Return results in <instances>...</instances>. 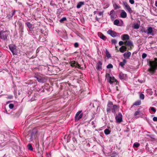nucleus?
<instances>
[{
	"label": "nucleus",
	"instance_id": "4",
	"mask_svg": "<svg viewBox=\"0 0 157 157\" xmlns=\"http://www.w3.org/2000/svg\"><path fill=\"white\" fill-rule=\"evenodd\" d=\"M8 35L6 31H0V38L3 40L7 39Z\"/></svg>",
	"mask_w": 157,
	"mask_h": 157
},
{
	"label": "nucleus",
	"instance_id": "43",
	"mask_svg": "<svg viewBox=\"0 0 157 157\" xmlns=\"http://www.w3.org/2000/svg\"><path fill=\"white\" fill-rule=\"evenodd\" d=\"M79 45L76 42L74 44V46L75 48H77L78 47Z\"/></svg>",
	"mask_w": 157,
	"mask_h": 157
},
{
	"label": "nucleus",
	"instance_id": "6",
	"mask_svg": "<svg viewBox=\"0 0 157 157\" xmlns=\"http://www.w3.org/2000/svg\"><path fill=\"white\" fill-rule=\"evenodd\" d=\"M123 4L125 10H127L130 13H132V11L131 8L126 2H123Z\"/></svg>",
	"mask_w": 157,
	"mask_h": 157
},
{
	"label": "nucleus",
	"instance_id": "41",
	"mask_svg": "<svg viewBox=\"0 0 157 157\" xmlns=\"http://www.w3.org/2000/svg\"><path fill=\"white\" fill-rule=\"evenodd\" d=\"M115 8L116 9H118L120 8V6L117 5L115 4L114 6Z\"/></svg>",
	"mask_w": 157,
	"mask_h": 157
},
{
	"label": "nucleus",
	"instance_id": "29",
	"mask_svg": "<svg viewBox=\"0 0 157 157\" xmlns=\"http://www.w3.org/2000/svg\"><path fill=\"white\" fill-rule=\"evenodd\" d=\"M140 27L139 25L138 24H134L133 27L135 29H138Z\"/></svg>",
	"mask_w": 157,
	"mask_h": 157
},
{
	"label": "nucleus",
	"instance_id": "15",
	"mask_svg": "<svg viewBox=\"0 0 157 157\" xmlns=\"http://www.w3.org/2000/svg\"><path fill=\"white\" fill-rule=\"evenodd\" d=\"M120 16L121 17L125 18L126 17L127 14L126 12L124 10H121Z\"/></svg>",
	"mask_w": 157,
	"mask_h": 157
},
{
	"label": "nucleus",
	"instance_id": "14",
	"mask_svg": "<svg viewBox=\"0 0 157 157\" xmlns=\"http://www.w3.org/2000/svg\"><path fill=\"white\" fill-rule=\"evenodd\" d=\"M15 13V11L12 10L7 15V17L8 19H10L11 18L13 15Z\"/></svg>",
	"mask_w": 157,
	"mask_h": 157
},
{
	"label": "nucleus",
	"instance_id": "33",
	"mask_svg": "<svg viewBox=\"0 0 157 157\" xmlns=\"http://www.w3.org/2000/svg\"><path fill=\"white\" fill-rule=\"evenodd\" d=\"M66 20H67V19L66 17H63L59 21L61 23H62L63 22V21H66Z\"/></svg>",
	"mask_w": 157,
	"mask_h": 157
},
{
	"label": "nucleus",
	"instance_id": "42",
	"mask_svg": "<svg viewBox=\"0 0 157 157\" xmlns=\"http://www.w3.org/2000/svg\"><path fill=\"white\" fill-rule=\"evenodd\" d=\"M147 56V54L145 53H143L142 55V57L143 59L145 58Z\"/></svg>",
	"mask_w": 157,
	"mask_h": 157
},
{
	"label": "nucleus",
	"instance_id": "1",
	"mask_svg": "<svg viewBox=\"0 0 157 157\" xmlns=\"http://www.w3.org/2000/svg\"><path fill=\"white\" fill-rule=\"evenodd\" d=\"M149 64L150 68L148 70L151 73L153 74L157 68V59L155 58L154 60L150 61Z\"/></svg>",
	"mask_w": 157,
	"mask_h": 157
},
{
	"label": "nucleus",
	"instance_id": "16",
	"mask_svg": "<svg viewBox=\"0 0 157 157\" xmlns=\"http://www.w3.org/2000/svg\"><path fill=\"white\" fill-rule=\"evenodd\" d=\"M102 63L100 61H99L98 63H97V66H96V69L98 70H101L102 69L101 66H102Z\"/></svg>",
	"mask_w": 157,
	"mask_h": 157
},
{
	"label": "nucleus",
	"instance_id": "32",
	"mask_svg": "<svg viewBox=\"0 0 157 157\" xmlns=\"http://www.w3.org/2000/svg\"><path fill=\"white\" fill-rule=\"evenodd\" d=\"M140 144L139 143L136 142V143H135L133 144V146L134 147H137L140 146Z\"/></svg>",
	"mask_w": 157,
	"mask_h": 157
},
{
	"label": "nucleus",
	"instance_id": "8",
	"mask_svg": "<svg viewBox=\"0 0 157 157\" xmlns=\"http://www.w3.org/2000/svg\"><path fill=\"white\" fill-rule=\"evenodd\" d=\"M122 115L121 113H119L116 117V119L118 123H120L122 121Z\"/></svg>",
	"mask_w": 157,
	"mask_h": 157
},
{
	"label": "nucleus",
	"instance_id": "28",
	"mask_svg": "<svg viewBox=\"0 0 157 157\" xmlns=\"http://www.w3.org/2000/svg\"><path fill=\"white\" fill-rule=\"evenodd\" d=\"M119 78L121 79H123L124 78V75L122 73H120L119 74Z\"/></svg>",
	"mask_w": 157,
	"mask_h": 157
},
{
	"label": "nucleus",
	"instance_id": "37",
	"mask_svg": "<svg viewBox=\"0 0 157 157\" xmlns=\"http://www.w3.org/2000/svg\"><path fill=\"white\" fill-rule=\"evenodd\" d=\"M111 43L112 44H115L117 43V41L115 39H113L111 40Z\"/></svg>",
	"mask_w": 157,
	"mask_h": 157
},
{
	"label": "nucleus",
	"instance_id": "46",
	"mask_svg": "<svg viewBox=\"0 0 157 157\" xmlns=\"http://www.w3.org/2000/svg\"><path fill=\"white\" fill-rule=\"evenodd\" d=\"M124 44V42L122 41H120L119 42V45L121 46Z\"/></svg>",
	"mask_w": 157,
	"mask_h": 157
},
{
	"label": "nucleus",
	"instance_id": "17",
	"mask_svg": "<svg viewBox=\"0 0 157 157\" xmlns=\"http://www.w3.org/2000/svg\"><path fill=\"white\" fill-rule=\"evenodd\" d=\"M131 55V53L129 52H128L124 53L123 56L125 59H129Z\"/></svg>",
	"mask_w": 157,
	"mask_h": 157
},
{
	"label": "nucleus",
	"instance_id": "35",
	"mask_svg": "<svg viewBox=\"0 0 157 157\" xmlns=\"http://www.w3.org/2000/svg\"><path fill=\"white\" fill-rule=\"evenodd\" d=\"M113 67V65L111 64H109L107 66V68H112Z\"/></svg>",
	"mask_w": 157,
	"mask_h": 157
},
{
	"label": "nucleus",
	"instance_id": "2",
	"mask_svg": "<svg viewBox=\"0 0 157 157\" xmlns=\"http://www.w3.org/2000/svg\"><path fill=\"white\" fill-rule=\"evenodd\" d=\"M105 77L108 81L110 84H112L113 82H115V84H117L118 82L117 81L113 76L112 75L107 73L106 74Z\"/></svg>",
	"mask_w": 157,
	"mask_h": 157
},
{
	"label": "nucleus",
	"instance_id": "40",
	"mask_svg": "<svg viewBox=\"0 0 157 157\" xmlns=\"http://www.w3.org/2000/svg\"><path fill=\"white\" fill-rule=\"evenodd\" d=\"M103 12H100L98 13V16L102 17L103 15Z\"/></svg>",
	"mask_w": 157,
	"mask_h": 157
},
{
	"label": "nucleus",
	"instance_id": "36",
	"mask_svg": "<svg viewBox=\"0 0 157 157\" xmlns=\"http://www.w3.org/2000/svg\"><path fill=\"white\" fill-rule=\"evenodd\" d=\"M140 98L141 99H144V95L143 94H140Z\"/></svg>",
	"mask_w": 157,
	"mask_h": 157
},
{
	"label": "nucleus",
	"instance_id": "53",
	"mask_svg": "<svg viewBox=\"0 0 157 157\" xmlns=\"http://www.w3.org/2000/svg\"><path fill=\"white\" fill-rule=\"evenodd\" d=\"M109 6V5H107V7H108Z\"/></svg>",
	"mask_w": 157,
	"mask_h": 157
},
{
	"label": "nucleus",
	"instance_id": "13",
	"mask_svg": "<svg viewBox=\"0 0 157 157\" xmlns=\"http://www.w3.org/2000/svg\"><path fill=\"white\" fill-rule=\"evenodd\" d=\"M121 38L122 40H125L129 39L130 37L128 34H124L121 35Z\"/></svg>",
	"mask_w": 157,
	"mask_h": 157
},
{
	"label": "nucleus",
	"instance_id": "10",
	"mask_svg": "<svg viewBox=\"0 0 157 157\" xmlns=\"http://www.w3.org/2000/svg\"><path fill=\"white\" fill-rule=\"evenodd\" d=\"M144 32L147 34H150L151 35H154V34L153 33L152 28L151 27H149L147 28V30L145 31Z\"/></svg>",
	"mask_w": 157,
	"mask_h": 157
},
{
	"label": "nucleus",
	"instance_id": "48",
	"mask_svg": "<svg viewBox=\"0 0 157 157\" xmlns=\"http://www.w3.org/2000/svg\"><path fill=\"white\" fill-rule=\"evenodd\" d=\"M96 19L97 21H99V18L97 17H96Z\"/></svg>",
	"mask_w": 157,
	"mask_h": 157
},
{
	"label": "nucleus",
	"instance_id": "3",
	"mask_svg": "<svg viewBox=\"0 0 157 157\" xmlns=\"http://www.w3.org/2000/svg\"><path fill=\"white\" fill-rule=\"evenodd\" d=\"M118 109V107L116 105H113L112 102L109 101L108 104V108L107 111H110L111 110L112 112L115 113L116 112Z\"/></svg>",
	"mask_w": 157,
	"mask_h": 157
},
{
	"label": "nucleus",
	"instance_id": "22",
	"mask_svg": "<svg viewBox=\"0 0 157 157\" xmlns=\"http://www.w3.org/2000/svg\"><path fill=\"white\" fill-rule=\"evenodd\" d=\"M25 25L30 29H32V25L29 22H27L25 23Z\"/></svg>",
	"mask_w": 157,
	"mask_h": 157
},
{
	"label": "nucleus",
	"instance_id": "34",
	"mask_svg": "<svg viewBox=\"0 0 157 157\" xmlns=\"http://www.w3.org/2000/svg\"><path fill=\"white\" fill-rule=\"evenodd\" d=\"M106 54L107 57L109 58L111 57V55L107 50L106 51Z\"/></svg>",
	"mask_w": 157,
	"mask_h": 157
},
{
	"label": "nucleus",
	"instance_id": "38",
	"mask_svg": "<svg viewBox=\"0 0 157 157\" xmlns=\"http://www.w3.org/2000/svg\"><path fill=\"white\" fill-rule=\"evenodd\" d=\"M150 109H151V110L154 112V113L156 112V110L153 107H151L150 108Z\"/></svg>",
	"mask_w": 157,
	"mask_h": 157
},
{
	"label": "nucleus",
	"instance_id": "50",
	"mask_svg": "<svg viewBox=\"0 0 157 157\" xmlns=\"http://www.w3.org/2000/svg\"><path fill=\"white\" fill-rule=\"evenodd\" d=\"M30 138H31V140H32V135H31V137H30Z\"/></svg>",
	"mask_w": 157,
	"mask_h": 157
},
{
	"label": "nucleus",
	"instance_id": "49",
	"mask_svg": "<svg viewBox=\"0 0 157 157\" xmlns=\"http://www.w3.org/2000/svg\"><path fill=\"white\" fill-rule=\"evenodd\" d=\"M13 98V96H10V97H8V98L10 99H11Z\"/></svg>",
	"mask_w": 157,
	"mask_h": 157
},
{
	"label": "nucleus",
	"instance_id": "20",
	"mask_svg": "<svg viewBox=\"0 0 157 157\" xmlns=\"http://www.w3.org/2000/svg\"><path fill=\"white\" fill-rule=\"evenodd\" d=\"M84 4V2H79L77 6V8H80L82 5Z\"/></svg>",
	"mask_w": 157,
	"mask_h": 157
},
{
	"label": "nucleus",
	"instance_id": "25",
	"mask_svg": "<svg viewBox=\"0 0 157 157\" xmlns=\"http://www.w3.org/2000/svg\"><path fill=\"white\" fill-rule=\"evenodd\" d=\"M104 132L105 134L108 135L110 133V131L109 129H106L104 130Z\"/></svg>",
	"mask_w": 157,
	"mask_h": 157
},
{
	"label": "nucleus",
	"instance_id": "47",
	"mask_svg": "<svg viewBox=\"0 0 157 157\" xmlns=\"http://www.w3.org/2000/svg\"><path fill=\"white\" fill-rule=\"evenodd\" d=\"M155 5L157 7V1L155 2Z\"/></svg>",
	"mask_w": 157,
	"mask_h": 157
},
{
	"label": "nucleus",
	"instance_id": "39",
	"mask_svg": "<svg viewBox=\"0 0 157 157\" xmlns=\"http://www.w3.org/2000/svg\"><path fill=\"white\" fill-rule=\"evenodd\" d=\"M14 107V105L13 104L11 103L9 105V108L10 109H12Z\"/></svg>",
	"mask_w": 157,
	"mask_h": 157
},
{
	"label": "nucleus",
	"instance_id": "44",
	"mask_svg": "<svg viewBox=\"0 0 157 157\" xmlns=\"http://www.w3.org/2000/svg\"><path fill=\"white\" fill-rule=\"evenodd\" d=\"M129 2L132 4H133L134 3V0H129Z\"/></svg>",
	"mask_w": 157,
	"mask_h": 157
},
{
	"label": "nucleus",
	"instance_id": "23",
	"mask_svg": "<svg viewBox=\"0 0 157 157\" xmlns=\"http://www.w3.org/2000/svg\"><path fill=\"white\" fill-rule=\"evenodd\" d=\"M126 63V60L125 59H124L123 60V61L122 62H121L120 63L119 65L122 67H123V66L125 65V64Z\"/></svg>",
	"mask_w": 157,
	"mask_h": 157
},
{
	"label": "nucleus",
	"instance_id": "12",
	"mask_svg": "<svg viewBox=\"0 0 157 157\" xmlns=\"http://www.w3.org/2000/svg\"><path fill=\"white\" fill-rule=\"evenodd\" d=\"M111 19L112 20H113L116 18V15L115 14V11L113 10H112L110 12L109 14Z\"/></svg>",
	"mask_w": 157,
	"mask_h": 157
},
{
	"label": "nucleus",
	"instance_id": "52",
	"mask_svg": "<svg viewBox=\"0 0 157 157\" xmlns=\"http://www.w3.org/2000/svg\"><path fill=\"white\" fill-rule=\"evenodd\" d=\"M21 30H22V32H23V28H22Z\"/></svg>",
	"mask_w": 157,
	"mask_h": 157
},
{
	"label": "nucleus",
	"instance_id": "11",
	"mask_svg": "<svg viewBox=\"0 0 157 157\" xmlns=\"http://www.w3.org/2000/svg\"><path fill=\"white\" fill-rule=\"evenodd\" d=\"M107 33L113 37H116L117 36V33L111 29H109L107 31Z\"/></svg>",
	"mask_w": 157,
	"mask_h": 157
},
{
	"label": "nucleus",
	"instance_id": "19",
	"mask_svg": "<svg viewBox=\"0 0 157 157\" xmlns=\"http://www.w3.org/2000/svg\"><path fill=\"white\" fill-rule=\"evenodd\" d=\"M127 50V48L124 46H122L120 48V51L122 53L124 52V51H126Z\"/></svg>",
	"mask_w": 157,
	"mask_h": 157
},
{
	"label": "nucleus",
	"instance_id": "31",
	"mask_svg": "<svg viewBox=\"0 0 157 157\" xmlns=\"http://www.w3.org/2000/svg\"><path fill=\"white\" fill-rule=\"evenodd\" d=\"M28 147L29 150H30L31 151L33 150V148L32 145L31 144H29L28 145Z\"/></svg>",
	"mask_w": 157,
	"mask_h": 157
},
{
	"label": "nucleus",
	"instance_id": "45",
	"mask_svg": "<svg viewBox=\"0 0 157 157\" xmlns=\"http://www.w3.org/2000/svg\"><path fill=\"white\" fill-rule=\"evenodd\" d=\"M153 121H157V117H154L153 118Z\"/></svg>",
	"mask_w": 157,
	"mask_h": 157
},
{
	"label": "nucleus",
	"instance_id": "51",
	"mask_svg": "<svg viewBox=\"0 0 157 157\" xmlns=\"http://www.w3.org/2000/svg\"><path fill=\"white\" fill-rule=\"evenodd\" d=\"M96 11H94V14H95L96 13Z\"/></svg>",
	"mask_w": 157,
	"mask_h": 157
},
{
	"label": "nucleus",
	"instance_id": "21",
	"mask_svg": "<svg viewBox=\"0 0 157 157\" xmlns=\"http://www.w3.org/2000/svg\"><path fill=\"white\" fill-rule=\"evenodd\" d=\"M35 78L37 79L38 81L40 82H43V79L40 76H36L35 77Z\"/></svg>",
	"mask_w": 157,
	"mask_h": 157
},
{
	"label": "nucleus",
	"instance_id": "30",
	"mask_svg": "<svg viewBox=\"0 0 157 157\" xmlns=\"http://www.w3.org/2000/svg\"><path fill=\"white\" fill-rule=\"evenodd\" d=\"M141 104V102L140 101H137L135 102L133 104L134 105H139Z\"/></svg>",
	"mask_w": 157,
	"mask_h": 157
},
{
	"label": "nucleus",
	"instance_id": "5",
	"mask_svg": "<svg viewBox=\"0 0 157 157\" xmlns=\"http://www.w3.org/2000/svg\"><path fill=\"white\" fill-rule=\"evenodd\" d=\"M9 48L13 54L17 55V52L16 51V46L13 44H11L9 45Z\"/></svg>",
	"mask_w": 157,
	"mask_h": 157
},
{
	"label": "nucleus",
	"instance_id": "7",
	"mask_svg": "<svg viewBox=\"0 0 157 157\" xmlns=\"http://www.w3.org/2000/svg\"><path fill=\"white\" fill-rule=\"evenodd\" d=\"M70 65L72 67H75L76 68H79L80 67V65L78 63L75 61H71L70 62Z\"/></svg>",
	"mask_w": 157,
	"mask_h": 157
},
{
	"label": "nucleus",
	"instance_id": "26",
	"mask_svg": "<svg viewBox=\"0 0 157 157\" xmlns=\"http://www.w3.org/2000/svg\"><path fill=\"white\" fill-rule=\"evenodd\" d=\"M119 20L117 19H116L114 21V24L115 25L120 26V25H119Z\"/></svg>",
	"mask_w": 157,
	"mask_h": 157
},
{
	"label": "nucleus",
	"instance_id": "24",
	"mask_svg": "<svg viewBox=\"0 0 157 157\" xmlns=\"http://www.w3.org/2000/svg\"><path fill=\"white\" fill-rule=\"evenodd\" d=\"M124 43L125 44H126L128 46H130L132 45V42L131 41H126Z\"/></svg>",
	"mask_w": 157,
	"mask_h": 157
},
{
	"label": "nucleus",
	"instance_id": "18",
	"mask_svg": "<svg viewBox=\"0 0 157 157\" xmlns=\"http://www.w3.org/2000/svg\"><path fill=\"white\" fill-rule=\"evenodd\" d=\"M98 35L100 38L104 40H105L107 39L106 37L101 33H98Z\"/></svg>",
	"mask_w": 157,
	"mask_h": 157
},
{
	"label": "nucleus",
	"instance_id": "27",
	"mask_svg": "<svg viewBox=\"0 0 157 157\" xmlns=\"http://www.w3.org/2000/svg\"><path fill=\"white\" fill-rule=\"evenodd\" d=\"M141 115V112L139 110H137L136 111L134 114V116H136L137 115Z\"/></svg>",
	"mask_w": 157,
	"mask_h": 157
},
{
	"label": "nucleus",
	"instance_id": "9",
	"mask_svg": "<svg viewBox=\"0 0 157 157\" xmlns=\"http://www.w3.org/2000/svg\"><path fill=\"white\" fill-rule=\"evenodd\" d=\"M81 112L82 111H79L76 113L75 116L76 120L78 121L82 117L83 114Z\"/></svg>",
	"mask_w": 157,
	"mask_h": 157
}]
</instances>
